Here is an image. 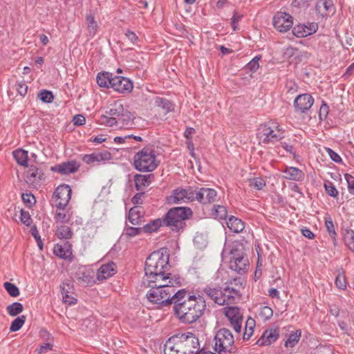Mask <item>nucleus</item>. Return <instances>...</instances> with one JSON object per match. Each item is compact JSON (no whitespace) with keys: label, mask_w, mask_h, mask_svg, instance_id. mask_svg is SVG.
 <instances>
[{"label":"nucleus","mask_w":354,"mask_h":354,"mask_svg":"<svg viewBox=\"0 0 354 354\" xmlns=\"http://www.w3.org/2000/svg\"><path fill=\"white\" fill-rule=\"evenodd\" d=\"M161 226H165L163 218H157L145 225L142 229L146 233H151L157 231Z\"/></svg>","instance_id":"c9c22d12"},{"label":"nucleus","mask_w":354,"mask_h":354,"mask_svg":"<svg viewBox=\"0 0 354 354\" xmlns=\"http://www.w3.org/2000/svg\"><path fill=\"white\" fill-rule=\"evenodd\" d=\"M283 172V177L288 180L301 181L305 177L304 173L295 167H287Z\"/></svg>","instance_id":"b1692460"},{"label":"nucleus","mask_w":354,"mask_h":354,"mask_svg":"<svg viewBox=\"0 0 354 354\" xmlns=\"http://www.w3.org/2000/svg\"><path fill=\"white\" fill-rule=\"evenodd\" d=\"M197 201L203 203H212L216 201L217 192L214 189L201 188L197 191Z\"/></svg>","instance_id":"a211bd4d"},{"label":"nucleus","mask_w":354,"mask_h":354,"mask_svg":"<svg viewBox=\"0 0 354 354\" xmlns=\"http://www.w3.org/2000/svg\"><path fill=\"white\" fill-rule=\"evenodd\" d=\"M192 215V210L187 207L171 208L162 218L164 225L172 231L178 232L185 228V221L190 218Z\"/></svg>","instance_id":"7ed1b4c3"},{"label":"nucleus","mask_w":354,"mask_h":354,"mask_svg":"<svg viewBox=\"0 0 354 354\" xmlns=\"http://www.w3.org/2000/svg\"><path fill=\"white\" fill-rule=\"evenodd\" d=\"M314 98L308 93L301 94L294 100V107L296 113H306L312 107Z\"/></svg>","instance_id":"ddd939ff"},{"label":"nucleus","mask_w":354,"mask_h":354,"mask_svg":"<svg viewBox=\"0 0 354 354\" xmlns=\"http://www.w3.org/2000/svg\"><path fill=\"white\" fill-rule=\"evenodd\" d=\"M54 218L56 222L68 223L71 218V214L68 212H65L64 209L60 210L57 209Z\"/></svg>","instance_id":"a18cd8bd"},{"label":"nucleus","mask_w":354,"mask_h":354,"mask_svg":"<svg viewBox=\"0 0 354 354\" xmlns=\"http://www.w3.org/2000/svg\"><path fill=\"white\" fill-rule=\"evenodd\" d=\"M292 24V17L286 12H278L273 17V25L279 32H287Z\"/></svg>","instance_id":"9b49d317"},{"label":"nucleus","mask_w":354,"mask_h":354,"mask_svg":"<svg viewBox=\"0 0 354 354\" xmlns=\"http://www.w3.org/2000/svg\"><path fill=\"white\" fill-rule=\"evenodd\" d=\"M44 174L35 166H30L26 174V182L37 185L43 178Z\"/></svg>","instance_id":"5701e85b"},{"label":"nucleus","mask_w":354,"mask_h":354,"mask_svg":"<svg viewBox=\"0 0 354 354\" xmlns=\"http://www.w3.org/2000/svg\"><path fill=\"white\" fill-rule=\"evenodd\" d=\"M53 252L60 259L70 261L73 259L72 245L68 241L57 243L54 247Z\"/></svg>","instance_id":"f3484780"},{"label":"nucleus","mask_w":354,"mask_h":354,"mask_svg":"<svg viewBox=\"0 0 354 354\" xmlns=\"http://www.w3.org/2000/svg\"><path fill=\"white\" fill-rule=\"evenodd\" d=\"M212 216L218 220H226L227 218L226 207L223 205H214L212 209Z\"/></svg>","instance_id":"4c0bfd02"},{"label":"nucleus","mask_w":354,"mask_h":354,"mask_svg":"<svg viewBox=\"0 0 354 354\" xmlns=\"http://www.w3.org/2000/svg\"><path fill=\"white\" fill-rule=\"evenodd\" d=\"M155 106L162 109L165 113L173 111L174 109V104L168 100L157 97L154 102Z\"/></svg>","instance_id":"473e14b6"},{"label":"nucleus","mask_w":354,"mask_h":354,"mask_svg":"<svg viewBox=\"0 0 354 354\" xmlns=\"http://www.w3.org/2000/svg\"><path fill=\"white\" fill-rule=\"evenodd\" d=\"M13 156L19 165L25 167L28 165V157L27 151L17 149L13 151Z\"/></svg>","instance_id":"58836bf2"},{"label":"nucleus","mask_w":354,"mask_h":354,"mask_svg":"<svg viewBox=\"0 0 354 354\" xmlns=\"http://www.w3.org/2000/svg\"><path fill=\"white\" fill-rule=\"evenodd\" d=\"M6 310L10 316L15 317L23 311L24 306L19 302H14L12 304L8 305Z\"/></svg>","instance_id":"37998d69"},{"label":"nucleus","mask_w":354,"mask_h":354,"mask_svg":"<svg viewBox=\"0 0 354 354\" xmlns=\"http://www.w3.org/2000/svg\"><path fill=\"white\" fill-rule=\"evenodd\" d=\"M113 74L109 72L99 73L97 75V83L100 87L111 88Z\"/></svg>","instance_id":"c756f323"},{"label":"nucleus","mask_w":354,"mask_h":354,"mask_svg":"<svg viewBox=\"0 0 354 354\" xmlns=\"http://www.w3.org/2000/svg\"><path fill=\"white\" fill-rule=\"evenodd\" d=\"M183 192L186 201H197V191L193 190L192 187L187 189L183 188Z\"/></svg>","instance_id":"6e6d98bb"},{"label":"nucleus","mask_w":354,"mask_h":354,"mask_svg":"<svg viewBox=\"0 0 354 354\" xmlns=\"http://www.w3.org/2000/svg\"><path fill=\"white\" fill-rule=\"evenodd\" d=\"M313 0H293L292 6L297 8H306Z\"/></svg>","instance_id":"680f3d73"},{"label":"nucleus","mask_w":354,"mask_h":354,"mask_svg":"<svg viewBox=\"0 0 354 354\" xmlns=\"http://www.w3.org/2000/svg\"><path fill=\"white\" fill-rule=\"evenodd\" d=\"M325 226L327 229L328 232L329 233L330 237L335 241V236L337 235L335 230V226L331 218H326L325 219Z\"/></svg>","instance_id":"5fc2aeb1"},{"label":"nucleus","mask_w":354,"mask_h":354,"mask_svg":"<svg viewBox=\"0 0 354 354\" xmlns=\"http://www.w3.org/2000/svg\"><path fill=\"white\" fill-rule=\"evenodd\" d=\"M75 277L83 286L91 284L94 281L91 272L84 267H80L77 270L75 273Z\"/></svg>","instance_id":"412c9836"},{"label":"nucleus","mask_w":354,"mask_h":354,"mask_svg":"<svg viewBox=\"0 0 354 354\" xmlns=\"http://www.w3.org/2000/svg\"><path fill=\"white\" fill-rule=\"evenodd\" d=\"M124 111L123 104L120 102L116 101L111 105L109 111H106V114L111 117L120 118Z\"/></svg>","instance_id":"2f4dec72"},{"label":"nucleus","mask_w":354,"mask_h":354,"mask_svg":"<svg viewBox=\"0 0 354 354\" xmlns=\"http://www.w3.org/2000/svg\"><path fill=\"white\" fill-rule=\"evenodd\" d=\"M249 185L257 190L261 189L266 186V182L262 178H252L248 179Z\"/></svg>","instance_id":"8fccbe9b"},{"label":"nucleus","mask_w":354,"mask_h":354,"mask_svg":"<svg viewBox=\"0 0 354 354\" xmlns=\"http://www.w3.org/2000/svg\"><path fill=\"white\" fill-rule=\"evenodd\" d=\"M80 167V165L75 160L66 161L62 163L55 165L51 167V171L60 174H69L76 172Z\"/></svg>","instance_id":"dca6fc26"},{"label":"nucleus","mask_w":354,"mask_h":354,"mask_svg":"<svg viewBox=\"0 0 354 354\" xmlns=\"http://www.w3.org/2000/svg\"><path fill=\"white\" fill-rule=\"evenodd\" d=\"M344 241L348 248L354 252V230H346L344 235Z\"/></svg>","instance_id":"09e8293b"},{"label":"nucleus","mask_w":354,"mask_h":354,"mask_svg":"<svg viewBox=\"0 0 354 354\" xmlns=\"http://www.w3.org/2000/svg\"><path fill=\"white\" fill-rule=\"evenodd\" d=\"M234 337L227 328H221L214 338V350L218 354H237L234 346Z\"/></svg>","instance_id":"423d86ee"},{"label":"nucleus","mask_w":354,"mask_h":354,"mask_svg":"<svg viewBox=\"0 0 354 354\" xmlns=\"http://www.w3.org/2000/svg\"><path fill=\"white\" fill-rule=\"evenodd\" d=\"M225 315L228 318L234 330L239 333L241 330L243 320V313L241 309L236 306L225 308Z\"/></svg>","instance_id":"9d476101"},{"label":"nucleus","mask_w":354,"mask_h":354,"mask_svg":"<svg viewBox=\"0 0 354 354\" xmlns=\"http://www.w3.org/2000/svg\"><path fill=\"white\" fill-rule=\"evenodd\" d=\"M273 315L272 309L267 306L261 308L259 315L265 320L269 319Z\"/></svg>","instance_id":"4d7b16f0"},{"label":"nucleus","mask_w":354,"mask_h":354,"mask_svg":"<svg viewBox=\"0 0 354 354\" xmlns=\"http://www.w3.org/2000/svg\"><path fill=\"white\" fill-rule=\"evenodd\" d=\"M133 115L128 110L124 111V113L120 118H117L118 126L119 128H129L133 124L134 120Z\"/></svg>","instance_id":"7c9ffc66"},{"label":"nucleus","mask_w":354,"mask_h":354,"mask_svg":"<svg viewBox=\"0 0 354 354\" xmlns=\"http://www.w3.org/2000/svg\"><path fill=\"white\" fill-rule=\"evenodd\" d=\"M56 234L59 239H70L72 238L73 233L70 227L61 225L57 227Z\"/></svg>","instance_id":"ea45409f"},{"label":"nucleus","mask_w":354,"mask_h":354,"mask_svg":"<svg viewBox=\"0 0 354 354\" xmlns=\"http://www.w3.org/2000/svg\"><path fill=\"white\" fill-rule=\"evenodd\" d=\"M181 354H200V344L198 338L192 333L179 336Z\"/></svg>","instance_id":"6e6552de"},{"label":"nucleus","mask_w":354,"mask_h":354,"mask_svg":"<svg viewBox=\"0 0 354 354\" xmlns=\"http://www.w3.org/2000/svg\"><path fill=\"white\" fill-rule=\"evenodd\" d=\"M72 189L68 185L58 186L53 194L55 207L60 210L65 209L71 198Z\"/></svg>","instance_id":"1a4fd4ad"},{"label":"nucleus","mask_w":354,"mask_h":354,"mask_svg":"<svg viewBox=\"0 0 354 354\" xmlns=\"http://www.w3.org/2000/svg\"><path fill=\"white\" fill-rule=\"evenodd\" d=\"M226 224L230 231L235 233H240L245 228L244 223L241 219L234 216H230L228 218Z\"/></svg>","instance_id":"cd10ccee"},{"label":"nucleus","mask_w":354,"mask_h":354,"mask_svg":"<svg viewBox=\"0 0 354 354\" xmlns=\"http://www.w3.org/2000/svg\"><path fill=\"white\" fill-rule=\"evenodd\" d=\"M144 212L142 208L139 206H135L130 209L129 212V222L133 225H139L143 216Z\"/></svg>","instance_id":"c85d7f7f"},{"label":"nucleus","mask_w":354,"mask_h":354,"mask_svg":"<svg viewBox=\"0 0 354 354\" xmlns=\"http://www.w3.org/2000/svg\"><path fill=\"white\" fill-rule=\"evenodd\" d=\"M153 178V174H136L134 176L136 189L138 191L143 192L145 188L150 185Z\"/></svg>","instance_id":"393cba45"},{"label":"nucleus","mask_w":354,"mask_h":354,"mask_svg":"<svg viewBox=\"0 0 354 354\" xmlns=\"http://www.w3.org/2000/svg\"><path fill=\"white\" fill-rule=\"evenodd\" d=\"M279 331L277 329H268L266 330L260 338L257 341V344L259 346L270 345L274 342L279 337Z\"/></svg>","instance_id":"aec40b11"},{"label":"nucleus","mask_w":354,"mask_h":354,"mask_svg":"<svg viewBox=\"0 0 354 354\" xmlns=\"http://www.w3.org/2000/svg\"><path fill=\"white\" fill-rule=\"evenodd\" d=\"M147 283L148 286L151 287V295L152 296H154L153 294H155V295L159 294V295L162 296V299L168 297V306L171 304H174V301H176V299H174L175 296L174 295L176 292L174 287L180 284L179 277L167 278V281L163 282L162 281L156 280V281H150Z\"/></svg>","instance_id":"39448f33"},{"label":"nucleus","mask_w":354,"mask_h":354,"mask_svg":"<svg viewBox=\"0 0 354 354\" xmlns=\"http://www.w3.org/2000/svg\"><path fill=\"white\" fill-rule=\"evenodd\" d=\"M169 256L167 248H160L149 254L145 261V277L147 282L167 281L171 278V274L167 272L170 269L169 263Z\"/></svg>","instance_id":"f03ea898"},{"label":"nucleus","mask_w":354,"mask_h":354,"mask_svg":"<svg viewBox=\"0 0 354 354\" xmlns=\"http://www.w3.org/2000/svg\"><path fill=\"white\" fill-rule=\"evenodd\" d=\"M20 214V221L26 226L30 225L32 223V218H30L29 212L24 209H21Z\"/></svg>","instance_id":"052dcab7"},{"label":"nucleus","mask_w":354,"mask_h":354,"mask_svg":"<svg viewBox=\"0 0 354 354\" xmlns=\"http://www.w3.org/2000/svg\"><path fill=\"white\" fill-rule=\"evenodd\" d=\"M230 261H234L238 259H242L243 258H245V254L244 252V248L242 245H234L232 248L230 252Z\"/></svg>","instance_id":"e433bc0d"},{"label":"nucleus","mask_w":354,"mask_h":354,"mask_svg":"<svg viewBox=\"0 0 354 354\" xmlns=\"http://www.w3.org/2000/svg\"><path fill=\"white\" fill-rule=\"evenodd\" d=\"M3 287L11 297H16L19 295V288L10 282H5L3 283Z\"/></svg>","instance_id":"3c124183"},{"label":"nucleus","mask_w":354,"mask_h":354,"mask_svg":"<svg viewBox=\"0 0 354 354\" xmlns=\"http://www.w3.org/2000/svg\"><path fill=\"white\" fill-rule=\"evenodd\" d=\"M304 28L307 35L308 36L316 32L318 29V24L315 22L307 23L306 24H304Z\"/></svg>","instance_id":"0e129e2a"},{"label":"nucleus","mask_w":354,"mask_h":354,"mask_svg":"<svg viewBox=\"0 0 354 354\" xmlns=\"http://www.w3.org/2000/svg\"><path fill=\"white\" fill-rule=\"evenodd\" d=\"M39 98L44 102L50 103L54 99V96L51 91L47 90H41L38 95Z\"/></svg>","instance_id":"603ef678"},{"label":"nucleus","mask_w":354,"mask_h":354,"mask_svg":"<svg viewBox=\"0 0 354 354\" xmlns=\"http://www.w3.org/2000/svg\"><path fill=\"white\" fill-rule=\"evenodd\" d=\"M255 326V321L252 318L247 319L245 326V330L243 335L244 340H248L254 333V328Z\"/></svg>","instance_id":"a19ab883"},{"label":"nucleus","mask_w":354,"mask_h":354,"mask_svg":"<svg viewBox=\"0 0 354 354\" xmlns=\"http://www.w3.org/2000/svg\"><path fill=\"white\" fill-rule=\"evenodd\" d=\"M111 88L121 93H130L133 90V85L132 82L127 77L114 76L112 80Z\"/></svg>","instance_id":"4468645a"},{"label":"nucleus","mask_w":354,"mask_h":354,"mask_svg":"<svg viewBox=\"0 0 354 354\" xmlns=\"http://www.w3.org/2000/svg\"><path fill=\"white\" fill-rule=\"evenodd\" d=\"M100 122L102 124H104L107 127H118V120L115 117H111L110 115H102L100 118Z\"/></svg>","instance_id":"de8ad7c7"},{"label":"nucleus","mask_w":354,"mask_h":354,"mask_svg":"<svg viewBox=\"0 0 354 354\" xmlns=\"http://www.w3.org/2000/svg\"><path fill=\"white\" fill-rule=\"evenodd\" d=\"M116 273V266L113 261L102 265L97 270L96 279L103 281L113 276Z\"/></svg>","instance_id":"6ab92c4d"},{"label":"nucleus","mask_w":354,"mask_h":354,"mask_svg":"<svg viewBox=\"0 0 354 354\" xmlns=\"http://www.w3.org/2000/svg\"><path fill=\"white\" fill-rule=\"evenodd\" d=\"M292 32L297 37H306L308 36L304 28V24H299L295 26L292 29Z\"/></svg>","instance_id":"864d4df0"},{"label":"nucleus","mask_w":354,"mask_h":354,"mask_svg":"<svg viewBox=\"0 0 354 354\" xmlns=\"http://www.w3.org/2000/svg\"><path fill=\"white\" fill-rule=\"evenodd\" d=\"M257 135L259 142L263 144L274 143L284 137L283 131L274 121H269L261 124L257 130Z\"/></svg>","instance_id":"0eeeda50"},{"label":"nucleus","mask_w":354,"mask_h":354,"mask_svg":"<svg viewBox=\"0 0 354 354\" xmlns=\"http://www.w3.org/2000/svg\"><path fill=\"white\" fill-rule=\"evenodd\" d=\"M223 292H225V295L228 296L227 304L231 303L239 295L238 290L233 288L226 287L223 289Z\"/></svg>","instance_id":"13d9d810"},{"label":"nucleus","mask_w":354,"mask_h":354,"mask_svg":"<svg viewBox=\"0 0 354 354\" xmlns=\"http://www.w3.org/2000/svg\"><path fill=\"white\" fill-rule=\"evenodd\" d=\"M24 203L28 205L29 207L34 205L36 202L35 196L30 193H25L21 196Z\"/></svg>","instance_id":"e2e57ef3"},{"label":"nucleus","mask_w":354,"mask_h":354,"mask_svg":"<svg viewBox=\"0 0 354 354\" xmlns=\"http://www.w3.org/2000/svg\"><path fill=\"white\" fill-rule=\"evenodd\" d=\"M202 292L205 293L210 299H212L215 304L220 306L227 304L228 296L225 295L223 289L220 287H211L206 286Z\"/></svg>","instance_id":"f8f14e48"},{"label":"nucleus","mask_w":354,"mask_h":354,"mask_svg":"<svg viewBox=\"0 0 354 354\" xmlns=\"http://www.w3.org/2000/svg\"><path fill=\"white\" fill-rule=\"evenodd\" d=\"M326 192L330 196L336 197L338 195V192L335 185L331 182H328L324 184Z\"/></svg>","instance_id":"bf43d9fd"},{"label":"nucleus","mask_w":354,"mask_h":354,"mask_svg":"<svg viewBox=\"0 0 354 354\" xmlns=\"http://www.w3.org/2000/svg\"><path fill=\"white\" fill-rule=\"evenodd\" d=\"M26 319L25 315H21L15 318L11 323L10 330L11 332L18 331L24 324Z\"/></svg>","instance_id":"49530a36"},{"label":"nucleus","mask_w":354,"mask_h":354,"mask_svg":"<svg viewBox=\"0 0 354 354\" xmlns=\"http://www.w3.org/2000/svg\"><path fill=\"white\" fill-rule=\"evenodd\" d=\"M16 89L20 95L25 96L28 91V86L24 82H17Z\"/></svg>","instance_id":"338daca9"},{"label":"nucleus","mask_w":354,"mask_h":354,"mask_svg":"<svg viewBox=\"0 0 354 354\" xmlns=\"http://www.w3.org/2000/svg\"><path fill=\"white\" fill-rule=\"evenodd\" d=\"M155 150L151 147H146L137 152L133 157L135 169L142 172L155 170L158 166Z\"/></svg>","instance_id":"20e7f679"},{"label":"nucleus","mask_w":354,"mask_h":354,"mask_svg":"<svg viewBox=\"0 0 354 354\" xmlns=\"http://www.w3.org/2000/svg\"><path fill=\"white\" fill-rule=\"evenodd\" d=\"M174 295V315L182 323L192 324L203 316L207 308L203 296L189 295L185 289L179 290Z\"/></svg>","instance_id":"f257e3e1"},{"label":"nucleus","mask_w":354,"mask_h":354,"mask_svg":"<svg viewBox=\"0 0 354 354\" xmlns=\"http://www.w3.org/2000/svg\"><path fill=\"white\" fill-rule=\"evenodd\" d=\"M147 297L149 299V301L153 304H158L160 306H168V297L162 299V296L157 295L154 296H152L151 295V289L149 290L148 293L147 294Z\"/></svg>","instance_id":"79ce46f5"},{"label":"nucleus","mask_w":354,"mask_h":354,"mask_svg":"<svg viewBox=\"0 0 354 354\" xmlns=\"http://www.w3.org/2000/svg\"><path fill=\"white\" fill-rule=\"evenodd\" d=\"M179 336H173L170 337L165 344V354H181L180 349Z\"/></svg>","instance_id":"4be33fe9"},{"label":"nucleus","mask_w":354,"mask_h":354,"mask_svg":"<svg viewBox=\"0 0 354 354\" xmlns=\"http://www.w3.org/2000/svg\"><path fill=\"white\" fill-rule=\"evenodd\" d=\"M249 266V261L247 257L242 259H238L234 261H230V268L231 270L239 274L245 273Z\"/></svg>","instance_id":"bb28decb"},{"label":"nucleus","mask_w":354,"mask_h":354,"mask_svg":"<svg viewBox=\"0 0 354 354\" xmlns=\"http://www.w3.org/2000/svg\"><path fill=\"white\" fill-rule=\"evenodd\" d=\"M344 178L347 182L349 193L354 194V176L349 174H345Z\"/></svg>","instance_id":"69168bd1"},{"label":"nucleus","mask_w":354,"mask_h":354,"mask_svg":"<svg viewBox=\"0 0 354 354\" xmlns=\"http://www.w3.org/2000/svg\"><path fill=\"white\" fill-rule=\"evenodd\" d=\"M169 203H180L185 201L183 188H177L172 192V194L167 198Z\"/></svg>","instance_id":"f704fd0d"},{"label":"nucleus","mask_w":354,"mask_h":354,"mask_svg":"<svg viewBox=\"0 0 354 354\" xmlns=\"http://www.w3.org/2000/svg\"><path fill=\"white\" fill-rule=\"evenodd\" d=\"M260 56L254 57L247 65L248 68L252 72H255L259 67V61L260 60Z\"/></svg>","instance_id":"774afa93"},{"label":"nucleus","mask_w":354,"mask_h":354,"mask_svg":"<svg viewBox=\"0 0 354 354\" xmlns=\"http://www.w3.org/2000/svg\"><path fill=\"white\" fill-rule=\"evenodd\" d=\"M86 21L88 32L87 36L90 38H92L96 35L97 32L98 25L92 15H88L86 16Z\"/></svg>","instance_id":"72a5a7b5"},{"label":"nucleus","mask_w":354,"mask_h":354,"mask_svg":"<svg viewBox=\"0 0 354 354\" xmlns=\"http://www.w3.org/2000/svg\"><path fill=\"white\" fill-rule=\"evenodd\" d=\"M111 155L108 151L94 152L91 154H86L82 157L84 163L90 165L95 162L102 163L110 160Z\"/></svg>","instance_id":"2eb2a0df"},{"label":"nucleus","mask_w":354,"mask_h":354,"mask_svg":"<svg viewBox=\"0 0 354 354\" xmlns=\"http://www.w3.org/2000/svg\"><path fill=\"white\" fill-rule=\"evenodd\" d=\"M301 330H297L295 332L291 333L288 339L285 342V346L286 347H293L295 344L299 342L301 337Z\"/></svg>","instance_id":"c03bdc74"},{"label":"nucleus","mask_w":354,"mask_h":354,"mask_svg":"<svg viewBox=\"0 0 354 354\" xmlns=\"http://www.w3.org/2000/svg\"><path fill=\"white\" fill-rule=\"evenodd\" d=\"M333 6L331 0H319L315 5V10L322 17H325L330 12H333Z\"/></svg>","instance_id":"a878e982"}]
</instances>
